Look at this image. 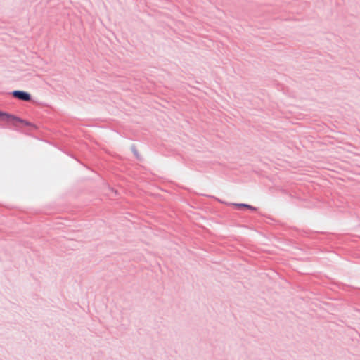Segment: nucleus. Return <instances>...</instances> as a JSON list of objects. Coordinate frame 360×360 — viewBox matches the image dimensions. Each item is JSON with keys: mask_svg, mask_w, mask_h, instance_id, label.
Wrapping results in <instances>:
<instances>
[{"mask_svg": "<svg viewBox=\"0 0 360 360\" xmlns=\"http://www.w3.org/2000/svg\"><path fill=\"white\" fill-rule=\"evenodd\" d=\"M0 118L1 119V120L6 121L9 123L14 124L16 122H24L23 120H21L20 119L11 115V114H8V113L1 112V111H0Z\"/></svg>", "mask_w": 360, "mask_h": 360, "instance_id": "1", "label": "nucleus"}, {"mask_svg": "<svg viewBox=\"0 0 360 360\" xmlns=\"http://www.w3.org/2000/svg\"><path fill=\"white\" fill-rule=\"evenodd\" d=\"M13 94L15 98L22 101H27L30 100V95L27 92L15 91L13 93Z\"/></svg>", "mask_w": 360, "mask_h": 360, "instance_id": "2", "label": "nucleus"}, {"mask_svg": "<svg viewBox=\"0 0 360 360\" xmlns=\"http://www.w3.org/2000/svg\"><path fill=\"white\" fill-rule=\"evenodd\" d=\"M235 206L236 207H248V208H252L251 206L248 205H246V204H234Z\"/></svg>", "mask_w": 360, "mask_h": 360, "instance_id": "3", "label": "nucleus"}]
</instances>
